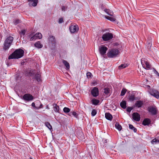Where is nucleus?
Here are the masks:
<instances>
[{"label":"nucleus","mask_w":159,"mask_h":159,"mask_svg":"<svg viewBox=\"0 0 159 159\" xmlns=\"http://www.w3.org/2000/svg\"><path fill=\"white\" fill-rule=\"evenodd\" d=\"M24 51L21 49H16L8 57V59H18L24 55Z\"/></svg>","instance_id":"1"},{"label":"nucleus","mask_w":159,"mask_h":159,"mask_svg":"<svg viewBox=\"0 0 159 159\" xmlns=\"http://www.w3.org/2000/svg\"><path fill=\"white\" fill-rule=\"evenodd\" d=\"M13 40V38L12 36L8 37L5 40L4 43L3 49L4 50H8L11 46Z\"/></svg>","instance_id":"2"},{"label":"nucleus","mask_w":159,"mask_h":159,"mask_svg":"<svg viewBox=\"0 0 159 159\" xmlns=\"http://www.w3.org/2000/svg\"><path fill=\"white\" fill-rule=\"evenodd\" d=\"M119 53V51L117 49L113 48L109 50L107 55L109 58H113L116 57Z\"/></svg>","instance_id":"3"},{"label":"nucleus","mask_w":159,"mask_h":159,"mask_svg":"<svg viewBox=\"0 0 159 159\" xmlns=\"http://www.w3.org/2000/svg\"><path fill=\"white\" fill-rule=\"evenodd\" d=\"M113 38V34L110 33L106 32L103 34L102 36V38L103 41H109Z\"/></svg>","instance_id":"4"},{"label":"nucleus","mask_w":159,"mask_h":159,"mask_svg":"<svg viewBox=\"0 0 159 159\" xmlns=\"http://www.w3.org/2000/svg\"><path fill=\"white\" fill-rule=\"evenodd\" d=\"M141 63L143 67L145 69L149 70L151 69V66L147 59H142L141 60Z\"/></svg>","instance_id":"5"},{"label":"nucleus","mask_w":159,"mask_h":159,"mask_svg":"<svg viewBox=\"0 0 159 159\" xmlns=\"http://www.w3.org/2000/svg\"><path fill=\"white\" fill-rule=\"evenodd\" d=\"M48 44L50 47L52 48L55 47L56 44L55 38L53 36H50L48 39Z\"/></svg>","instance_id":"6"},{"label":"nucleus","mask_w":159,"mask_h":159,"mask_svg":"<svg viewBox=\"0 0 159 159\" xmlns=\"http://www.w3.org/2000/svg\"><path fill=\"white\" fill-rule=\"evenodd\" d=\"M108 48L104 45H101L99 47L98 50L101 55L103 56L106 52Z\"/></svg>","instance_id":"7"},{"label":"nucleus","mask_w":159,"mask_h":159,"mask_svg":"<svg viewBox=\"0 0 159 159\" xmlns=\"http://www.w3.org/2000/svg\"><path fill=\"white\" fill-rule=\"evenodd\" d=\"M33 98V97L31 95L28 93L25 94L23 97V99L28 101L32 100Z\"/></svg>","instance_id":"8"},{"label":"nucleus","mask_w":159,"mask_h":159,"mask_svg":"<svg viewBox=\"0 0 159 159\" xmlns=\"http://www.w3.org/2000/svg\"><path fill=\"white\" fill-rule=\"evenodd\" d=\"M30 76L33 77V79L36 80L37 81L39 82L41 80V75L38 73L34 74V73H32L30 74Z\"/></svg>","instance_id":"9"},{"label":"nucleus","mask_w":159,"mask_h":159,"mask_svg":"<svg viewBox=\"0 0 159 159\" xmlns=\"http://www.w3.org/2000/svg\"><path fill=\"white\" fill-rule=\"evenodd\" d=\"M148 111L152 115H155L157 114L156 108L150 106L148 108Z\"/></svg>","instance_id":"10"},{"label":"nucleus","mask_w":159,"mask_h":159,"mask_svg":"<svg viewBox=\"0 0 159 159\" xmlns=\"http://www.w3.org/2000/svg\"><path fill=\"white\" fill-rule=\"evenodd\" d=\"M150 93L153 96L157 99L159 98V92L156 90L152 89L150 91Z\"/></svg>","instance_id":"11"},{"label":"nucleus","mask_w":159,"mask_h":159,"mask_svg":"<svg viewBox=\"0 0 159 159\" xmlns=\"http://www.w3.org/2000/svg\"><path fill=\"white\" fill-rule=\"evenodd\" d=\"M69 29L71 33H74L77 31L79 29V28L77 25H72L69 28Z\"/></svg>","instance_id":"12"},{"label":"nucleus","mask_w":159,"mask_h":159,"mask_svg":"<svg viewBox=\"0 0 159 159\" xmlns=\"http://www.w3.org/2000/svg\"><path fill=\"white\" fill-rule=\"evenodd\" d=\"M92 95L94 97H96L99 94L98 89V88L94 87L91 91Z\"/></svg>","instance_id":"13"},{"label":"nucleus","mask_w":159,"mask_h":159,"mask_svg":"<svg viewBox=\"0 0 159 159\" xmlns=\"http://www.w3.org/2000/svg\"><path fill=\"white\" fill-rule=\"evenodd\" d=\"M132 117L133 120L136 121H139L140 120V115L137 112H134L132 114Z\"/></svg>","instance_id":"14"},{"label":"nucleus","mask_w":159,"mask_h":159,"mask_svg":"<svg viewBox=\"0 0 159 159\" xmlns=\"http://www.w3.org/2000/svg\"><path fill=\"white\" fill-rule=\"evenodd\" d=\"M143 104V101L139 100L137 101L135 103V107L138 108L141 107Z\"/></svg>","instance_id":"15"},{"label":"nucleus","mask_w":159,"mask_h":159,"mask_svg":"<svg viewBox=\"0 0 159 159\" xmlns=\"http://www.w3.org/2000/svg\"><path fill=\"white\" fill-rule=\"evenodd\" d=\"M151 120L149 118L145 119L143 121L142 124L145 126L148 125L151 123Z\"/></svg>","instance_id":"16"},{"label":"nucleus","mask_w":159,"mask_h":159,"mask_svg":"<svg viewBox=\"0 0 159 159\" xmlns=\"http://www.w3.org/2000/svg\"><path fill=\"white\" fill-rule=\"evenodd\" d=\"M36 105H37V104H40L39 106L38 107V106H35V104L34 102H33L32 103V106L34 107H35L37 109H39V108H41L43 106V105L39 101H38L36 102Z\"/></svg>","instance_id":"17"},{"label":"nucleus","mask_w":159,"mask_h":159,"mask_svg":"<svg viewBox=\"0 0 159 159\" xmlns=\"http://www.w3.org/2000/svg\"><path fill=\"white\" fill-rule=\"evenodd\" d=\"M62 62L66 67V70H69L70 68V65L69 63L66 61L64 60H62Z\"/></svg>","instance_id":"18"},{"label":"nucleus","mask_w":159,"mask_h":159,"mask_svg":"<svg viewBox=\"0 0 159 159\" xmlns=\"http://www.w3.org/2000/svg\"><path fill=\"white\" fill-rule=\"evenodd\" d=\"M105 117L107 119L110 120H111L112 119V115L109 112L105 113Z\"/></svg>","instance_id":"19"},{"label":"nucleus","mask_w":159,"mask_h":159,"mask_svg":"<svg viewBox=\"0 0 159 159\" xmlns=\"http://www.w3.org/2000/svg\"><path fill=\"white\" fill-rule=\"evenodd\" d=\"M29 2H31L29 3L30 5L31 4L33 6L35 7L37 5L38 0H29Z\"/></svg>","instance_id":"20"},{"label":"nucleus","mask_w":159,"mask_h":159,"mask_svg":"<svg viewBox=\"0 0 159 159\" xmlns=\"http://www.w3.org/2000/svg\"><path fill=\"white\" fill-rule=\"evenodd\" d=\"M103 11L108 15L110 16H112L113 15V12L109 9H105L103 10Z\"/></svg>","instance_id":"21"},{"label":"nucleus","mask_w":159,"mask_h":159,"mask_svg":"<svg viewBox=\"0 0 159 159\" xmlns=\"http://www.w3.org/2000/svg\"><path fill=\"white\" fill-rule=\"evenodd\" d=\"M33 34H34V33H31L29 35V36L30 37H31L30 38V41L35 40L36 39H37V36H36V34H34V35H33Z\"/></svg>","instance_id":"22"},{"label":"nucleus","mask_w":159,"mask_h":159,"mask_svg":"<svg viewBox=\"0 0 159 159\" xmlns=\"http://www.w3.org/2000/svg\"><path fill=\"white\" fill-rule=\"evenodd\" d=\"M112 17H110L107 16H106L105 17L107 20H108L111 21H115L116 20L115 16H112Z\"/></svg>","instance_id":"23"},{"label":"nucleus","mask_w":159,"mask_h":159,"mask_svg":"<svg viewBox=\"0 0 159 159\" xmlns=\"http://www.w3.org/2000/svg\"><path fill=\"white\" fill-rule=\"evenodd\" d=\"M53 106V110L55 111L58 112L59 111V107L56 104H54Z\"/></svg>","instance_id":"24"},{"label":"nucleus","mask_w":159,"mask_h":159,"mask_svg":"<svg viewBox=\"0 0 159 159\" xmlns=\"http://www.w3.org/2000/svg\"><path fill=\"white\" fill-rule=\"evenodd\" d=\"M34 46L38 48H41L43 47V45L39 41H38L34 43Z\"/></svg>","instance_id":"25"},{"label":"nucleus","mask_w":159,"mask_h":159,"mask_svg":"<svg viewBox=\"0 0 159 159\" xmlns=\"http://www.w3.org/2000/svg\"><path fill=\"white\" fill-rule=\"evenodd\" d=\"M126 101H122L120 103V106L123 109H125L126 107Z\"/></svg>","instance_id":"26"},{"label":"nucleus","mask_w":159,"mask_h":159,"mask_svg":"<svg viewBox=\"0 0 159 159\" xmlns=\"http://www.w3.org/2000/svg\"><path fill=\"white\" fill-rule=\"evenodd\" d=\"M115 126L116 128L119 131H120L121 130L122 128V126L120 125L118 122H117L116 123Z\"/></svg>","instance_id":"27"},{"label":"nucleus","mask_w":159,"mask_h":159,"mask_svg":"<svg viewBox=\"0 0 159 159\" xmlns=\"http://www.w3.org/2000/svg\"><path fill=\"white\" fill-rule=\"evenodd\" d=\"M104 93L106 95H109L110 90L109 88H106L104 89Z\"/></svg>","instance_id":"28"},{"label":"nucleus","mask_w":159,"mask_h":159,"mask_svg":"<svg viewBox=\"0 0 159 159\" xmlns=\"http://www.w3.org/2000/svg\"><path fill=\"white\" fill-rule=\"evenodd\" d=\"M128 98L130 101L132 102L135 99V96L134 94H131L129 96Z\"/></svg>","instance_id":"29"},{"label":"nucleus","mask_w":159,"mask_h":159,"mask_svg":"<svg viewBox=\"0 0 159 159\" xmlns=\"http://www.w3.org/2000/svg\"><path fill=\"white\" fill-rule=\"evenodd\" d=\"M99 102V101L98 100L93 98L92 100V103L94 105H97Z\"/></svg>","instance_id":"30"},{"label":"nucleus","mask_w":159,"mask_h":159,"mask_svg":"<svg viewBox=\"0 0 159 159\" xmlns=\"http://www.w3.org/2000/svg\"><path fill=\"white\" fill-rule=\"evenodd\" d=\"M69 114L70 116H71L72 115L76 118L78 116L76 112L74 111H71Z\"/></svg>","instance_id":"31"},{"label":"nucleus","mask_w":159,"mask_h":159,"mask_svg":"<svg viewBox=\"0 0 159 159\" xmlns=\"http://www.w3.org/2000/svg\"><path fill=\"white\" fill-rule=\"evenodd\" d=\"M127 66V64H122L119 66L118 67V68L119 69L121 70L125 68Z\"/></svg>","instance_id":"32"},{"label":"nucleus","mask_w":159,"mask_h":159,"mask_svg":"<svg viewBox=\"0 0 159 159\" xmlns=\"http://www.w3.org/2000/svg\"><path fill=\"white\" fill-rule=\"evenodd\" d=\"M127 91V90L125 88H123L121 91L120 95L121 96H123L126 93Z\"/></svg>","instance_id":"33"},{"label":"nucleus","mask_w":159,"mask_h":159,"mask_svg":"<svg viewBox=\"0 0 159 159\" xmlns=\"http://www.w3.org/2000/svg\"><path fill=\"white\" fill-rule=\"evenodd\" d=\"M45 125L47 126L49 129L51 130L52 129V127L50 124L48 122H46L45 123Z\"/></svg>","instance_id":"34"},{"label":"nucleus","mask_w":159,"mask_h":159,"mask_svg":"<svg viewBox=\"0 0 159 159\" xmlns=\"http://www.w3.org/2000/svg\"><path fill=\"white\" fill-rule=\"evenodd\" d=\"M129 127L130 129H133L134 131V132H136V131H137L136 129L132 125L129 124Z\"/></svg>","instance_id":"35"},{"label":"nucleus","mask_w":159,"mask_h":159,"mask_svg":"<svg viewBox=\"0 0 159 159\" xmlns=\"http://www.w3.org/2000/svg\"><path fill=\"white\" fill-rule=\"evenodd\" d=\"M63 111L65 113H68L70 112V109L68 107H65L63 108Z\"/></svg>","instance_id":"36"},{"label":"nucleus","mask_w":159,"mask_h":159,"mask_svg":"<svg viewBox=\"0 0 159 159\" xmlns=\"http://www.w3.org/2000/svg\"><path fill=\"white\" fill-rule=\"evenodd\" d=\"M36 36H37V39H41L42 38V35L40 33H37L35 34Z\"/></svg>","instance_id":"37"},{"label":"nucleus","mask_w":159,"mask_h":159,"mask_svg":"<svg viewBox=\"0 0 159 159\" xmlns=\"http://www.w3.org/2000/svg\"><path fill=\"white\" fill-rule=\"evenodd\" d=\"M159 143V139H157L156 138H155L153 139L152 141V143L153 144L154 143Z\"/></svg>","instance_id":"38"},{"label":"nucleus","mask_w":159,"mask_h":159,"mask_svg":"<svg viewBox=\"0 0 159 159\" xmlns=\"http://www.w3.org/2000/svg\"><path fill=\"white\" fill-rule=\"evenodd\" d=\"M97 114V111L96 110L93 109L92 110L91 112V115L92 116H95Z\"/></svg>","instance_id":"39"},{"label":"nucleus","mask_w":159,"mask_h":159,"mask_svg":"<svg viewBox=\"0 0 159 159\" xmlns=\"http://www.w3.org/2000/svg\"><path fill=\"white\" fill-rule=\"evenodd\" d=\"M20 20L18 19L16 20H14V21L13 22V23L15 25H16L17 24L20 23Z\"/></svg>","instance_id":"40"},{"label":"nucleus","mask_w":159,"mask_h":159,"mask_svg":"<svg viewBox=\"0 0 159 159\" xmlns=\"http://www.w3.org/2000/svg\"><path fill=\"white\" fill-rule=\"evenodd\" d=\"M87 77L88 78H91L92 76V75L90 72H88L86 74Z\"/></svg>","instance_id":"41"},{"label":"nucleus","mask_w":159,"mask_h":159,"mask_svg":"<svg viewBox=\"0 0 159 159\" xmlns=\"http://www.w3.org/2000/svg\"><path fill=\"white\" fill-rule=\"evenodd\" d=\"M26 32V30H22L21 31V32L20 33V34L21 35L22 34V35H24L25 34Z\"/></svg>","instance_id":"42"},{"label":"nucleus","mask_w":159,"mask_h":159,"mask_svg":"<svg viewBox=\"0 0 159 159\" xmlns=\"http://www.w3.org/2000/svg\"><path fill=\"white\" fill-rule=\"evenodd\" d=\"M133 108L131 107H128L127 108V111L129 112L131 111Z\"/></svg>","instance_id":"43"},{"label":"nucleus","mask_w":159,"mask_h":159,"mask_svg":"<svg viewBox=\"0 0 159 159\" xmlns=\"http://www.w3.org/2000/svg\"><path fill=\"white\" fill-rule=\"evenodd\" d=\"M152 46V44L150 43H148L147 45V48L148 49H150Z\"/></svg>","instance_id":"44"},{"label":"nucleus","mask_w":159,"mask_h":159,"mask_svg":"<svg viewBox=\"0 0 159 159\" xmlns=\"http://www.w3.org/2000/svg\"><path fill=\"white\" fill-rule=\"evenodd\" d=\"M63 22V19L62 18L59 19L58 23L60 24L62 23Z\"/></svg>","instance_id":"45"},{"label":"nucleus","mask_w":159,"mask_h":159,"mask_svg":"<svg viewBox=\"0 0 159 159\" xmlns=\"http://www.w3.org/2000/svg\"><path fill=\"white\" fill-rule=\"evenodd\" d=\"M153 70L154 73L159 76V74L158 72L154 69H153Z\"/></svg>","instance_id":"46"},{"label":"nucleus","mask_w":159,"mask_h":159,"mask_svg":"<svg viewBox=\"0 0 159 159\" xmlns=\"http://www.w3.org/2000/svg\"><path fill=\"white\" fill-rule=\"evenodd\" d=\"M66 8L65 6H62L61 8V10L63 11H65L66 10Z\"/></svg>","instance_id":"47"},{"label":"nucleus","mask_w":159,"mask_h":159,"mask_svg":"<svg viewBox=\"0 0 159 159\" xmlns=\"http://www.w3.org/2000/svg\"><path fill=\"white\" fill-rule=\"evenodd\" d=\"M105 143H107V140H105Z\"/></svg>","instance_id":"48"},{"label":"nucleus","mask_w":159,"mask_h":159,"mask_svg":"<svg viewBox=\"0 0 159 159\" xmlns=\"http://www.w3.org/2000/svg\"><path fill=\"white\" fill-rule=\"evenodd\" d=\"M93 84H94V85H95V83H93Z\"/></svg>","instance_id":"49"},{"label":"nucleus","mask_w":159,"mask_h":159,"mask_svg":"<svg viewBox=\"0 0 159 159\" xmlns=\"http://www.w3.org/2000/svg\"><path fill=\"white\" fill-rule=\"evenodd\" d=\"M102 10H103V8H102Z\"/></svg>","instance_id":"50"}]
</instances>
